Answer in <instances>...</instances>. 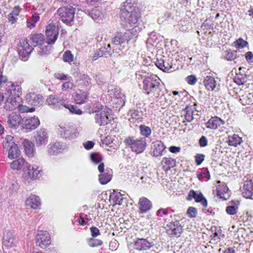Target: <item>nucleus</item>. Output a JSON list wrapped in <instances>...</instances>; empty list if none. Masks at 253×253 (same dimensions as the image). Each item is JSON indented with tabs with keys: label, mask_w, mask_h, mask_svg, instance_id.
Listing matches in <instances>:
<instances>
[{
	"label": "nucleus",
	"mask_w": 253,
	"mask_h": 253,
	"mask_svg": "<svg viewBox=\"0 0 253 253\" xmlns=\"http://www.w3.org/2000/svg\"><path fill=\"white\" fill-rule=\"evenodd\" d=\"M140 17L138 9L132 0H126L123 3L121 8L120 18L125 28H128L136 24Z\"/></svg>",
	"instance_id": "nucleus-1"
},
{
	"label": "nucleus",
	"mask_w": 253,
	"mask_h": 253,
	"mask_svg": "<svg viewBox=\"0 0 253 253\" xmlns=\"http://www.w3.org/2000/svg\"><path fill=\"white\" fill-rule=\"evenodd\" d=\"M143 89L147 94L154 98L160 95L161 89L160 79L157 76L145 77L143 81Z\"/></svg>",
	"instance_id": "nucleus-2"
},
{
	"label": "nucleus",
	"mask_w": 253,
	"mask_h": 253,
	"mask_svg": "<svg viewBox=\"0 0 253 253\" xmlns=\"http://www.w3.org/2000/svg\"><path fill=\"white\" fill-rule=\"evenodd\" d=\"M125 143L132 152L137 154L142 153L147 146L146 140L144 137L135 139L133 137H128L125 139Z\"/></svg>",
	"instance_id": "nucleus-3"
},
{
	"label": "nucleus",
	"mask_w": 253,
	"mask_h": 253,
	"mask_svg": "<svg viewBox=\"0 0 253 253\" xmlns=\"http://www.w3.org/2000/svg\"><path fill=\"white\" fill-rule=\"evenodd\" d=\"M108 110L106 106L101 104H98L95 108L92 109V111L95 113V120L96 124L99 126H105L108 124L109 121Z\"/></svg>",
	"instance_id": "nucleus-4"
},
{
	"label": "nucleus",
	"mask_w": 253,
	"mask_h": 253,
	"mask_svg": "<svg viewBox=\"0 0 253 253\" xmlns=\"http://www.w3.org/2000/svg\"><path fill=\"white\" fill-rule=\"evenodd\" d=\"M57 130L58 134L66 139H74L78 136L76 128L72 125L61 124L59 126Z\"/></svg>",
	"instance_id": "nucleus-5"
},
{
	"label": "nucleus",
	"mask_w": 253,
	"mask_h": 253,
	"mask_svg": "<svg viewBox=\"0 0 253 253\" xmlns=\"http://www.w3.org/2000/svg\"><path fill=\"white\" fill-rule=\"evenodd\" d=\"M57 13L62 21L70 24L74 18L75 8L72 6H62L58 9Z\"/></svg>",
	"instance_id": "nucleus-6"
},
{
	"label": "nucleus",
	"mask_w": 253,
	"mask_h": 253,
	"mask_svg": "<svg viewBox=\"0 0 253 253\" xmlns=\"http://www.w3.org/2000/svg\"><path fill=\"white\" fill-rule=\"evenodd\" d=\"M223 127L224 128V129H222V132H225V133L222 134V136L223 135L224 136L222 139V140L224 141V143H227L230 146H233L234 147H236L238 145L241 144L243 141L241 137L235 134L233 135L229 134L232 133L233 132L232 128H231L227 130H225L226 129L225 126Z\"/></svg>",
	"instance_id": "nucleus-7"
},
{
	"label": "nucleus",
	"mask_w": 253,
	"mask_h": 253,
	"mask_svg": "<svg viewBox=\"0 0 253 253\" xmlns=\"http://www.w3.org/2000/svg\"><path fill=\"white\" fill-rule=\"evenodd\" d=\"M36 243L42 249H45L50 244L49 233L46 231H40L36 238Z\"/></svg>",
	"instance_id": "nucleus-8"
},
{
	"label": "nucleus",
	"mask_w": 253,
	"mask_h": 253,
	"mask_svg": "<svg viewBox=\"0 0 253 253\" xmlns=\"http://www.w3.org/2000/svg\"><path fill=\"white\" fill-rule=\"evenodd\" d=\"M5 95L8 97L17 96L20 97L22 94V88L16 83L8 82L6 84Z\"/></svg>",
	"instance_id": "nucleus-9"
},
{
	"label": "nucleus",
	"mask_w": 253,
	"mask_h": 253,
	"mask_svg": "<svg viewBox=\"0 0 253 253\" xmlns=\"http://www.w3.org/2000/svg\"><path fill=\"white\" fill-rule=\"evenodd\" d=\"M132 38V34L129 31L125 33L117 32L112 38V42L117 45H121L126 42H128Z\"/></svg>",
	"instance_id": "nucleus-10"
},
{
	"label": "nucleus",
	"mask_w": 253,
	"mask_h": 253,
	"mask_svg": "<svg viewBox=\"0 0 253 253\" xmlns=\"http://www.w3.org/2000/svg\"><path fill=\"white\" fill-rule=\"evenodd\" d=\"M169 235L179 237L182 231V228L179 221H175L168 223L165 227Z\"/></svg>",
	"instance_id": "nucleus-11"
},
{
	"label": "nucleus",
	"mask_w": 253,
	"mask_h": 253,
	"mask_svg": "<svg viewBox=\"0 0 253 253\" xmlns=\"http://www.w3.org/2000/svg\"><path fill=\"white\" fill-rule=\"evenodd\" d=\"M26 167L24 173L27 177L31 179H36L39 178L42 175V171L39 167L28 164Z\"/></svg>",
	"instance_id": "nucleus-12"
},
{
	"label": "nucleus",
	"mask_w": 253,
	"mask_h": 253,
	"mask_svg": "<svg viewBox=\"0 0 253 253\" xmlns=\"http://www.w3.org/2000/svg\"><path fill=\"white\" fill-rule=\"evenodd\" d=\"M45 34L47 38L46 42L51 44H53L57 40L58 35L57 28L53 25H48L46 29Z\"/></svg>",
	"instance_id": "nucleus-13"
},
{
	"label": "nucleus",
	"mask_w": 253,
	"mask_h": 253,
	"mask_svg": "<svg viewBox=\"0 0 253 253\" xmlns=\"http://www.w3.org/2000/svg\"><path fill=\"white\" fill-rule=\"evenodd\" d=\"M18 107H21L20 110L23 106H21V98L17 96L8 97L5 103L4 108L6 110L12 111L16 109Z\"/></svg>",
	"instance_id": "nucleus-14"
},
{
	"label": "nucleus",
	"mask_w": 253,
	"mask_h": 253,
	"mask_svg": "<svg viewBox=\"0 0 253 253\" xmlns=\"http://www.w3.org/2000/svg\"><path fill=\"white\" fill-rule=\"evenodd\" d=\"M48 134L44 129H41L37 132L35 136V144L37 146L45 144L48 141Z\"/></svg>",
	"instance_id": "nucleus-15"
},
{
	"label": "nucleus",
	"mask_w": 253,
	"mask_h": 253,
	"mask_svg": "<svg viewBox=\"0 0 253 253\" xmlns=\"http://www.w3.org/2000/svg\"><path fill=\"white\" fill-rule=\"evenodd\" d=\"M241 191L244 197L253 199V181L251 180L245 181Z\"/></svg>",
	"instance_id": "nucleus-16"
},
{
	"label": "nucleus",
	"mask_w": 253,
	"mask_h": 253,
	"mask_svg": "<svg viewBox=\"0 0 253 253\" xmlns=\"http://www.w3.org/2000/svg\"><path fill=\"white\" fill-rule=\"evenodd\" d=\"M192 199H194L195 201L197 203H201L203 207H206L207 206V201L201 192L198 193L193 190H190L189 192L187 199L190 201Z\"/></svg>",
	"instance_id": "nucleus-17"
},
{
	"label": "nucleus",
	"mask_w": 253,
	"mask_h": 253,
	"mask_svg": "<svg viewBox=\"0 0 253 253\" xmlns=\"http://www.w3.org/2000/svg\"><path fill=\"white\" fill-rule=\"evenodd\" d=\"M48 105L53 109H58L62 107H64L65 103L64 100L56 97L54 95H50L46 99Z\"/></svg>",
	"instance_id": "nucleus-18"
},
{
	"label": "nucleus",
	"mask_w": 253,
	"mask_h": 253,
	"mask_svg": "<svg viewBox=\"0 0 253 253\" xmlns=\"http://www.w3.org/2000/svg\"><path fill=\"white\" fill-rule=\"evenodd\" d=\"M20 45L18 48V52L20 56L25 57L28 56L32 51L33 48L31 46L27 39L20 42Z\"/></svg>",
	"instance_id": "nucleus-19"
},
{
	"label": "nucleus",
	"mask_w": 253,
	"mask_h": 253,
	"mask_svg": "<svg viewBox=\"0 0 253 253\" xmlns=\"http://www.w3.org/2000/svg\"><path fill=\"white\" fill-rule=\"evenodd\" d=\"M26 100L29 104L38 106L42 103L43 97L40 94H37L34 92H30L26 95Z\"/></svg>",
	"instance_id": "nucleus-20"
},
{
	"label": "nucleus",
	"mask_w": 253,
	"mask_h": 253,
	"mask_svg": "<svg viewBox=\"0 0 253 253\" xmlns=\"http://www.w3.org/2000/svg\"><path fill=\"white\" fill-rule=\"evenodd\" d=\"M153 156L158 157L163 155L165 151L166 147L163 142L161 140H156L152 144Z\"/></svg>",
	"instance_id": "nucleus-21"
},
{
	"label": "nucleus",
	"mask_w": 253,
	"mask_h": 253,
	"mask_svg": "<svg viewBox=\"0 0 253 253\" xmlns=\"http://www.w3.org/2000/svg\"><path fill=\"white\" fill-rule=\"evenodd\" d=\"M64 150V146L58 142H51L47 146V151L50 155H57Z\"/></svg>",
	"instance_id": "nucleus-22"
},
{
	"label": "nucleus",
	"mask_w": 253,
	"mask_h": 253,
	"mask_svg": "<svg viewBox=\"0 0 253 253\" xmlns=\"http://www.w3.org/2000/svg\"><path fill=\"white\" fill-rule=\"evenodd\" d=\"M152 246V243L144 238H138L134 242V248L139 251L146 250Z\"/></svg>",
	"instance_id": "nucleus-23"
},
{
	"label": "nucleus",
	"mask_w": 253,
	"mask_h": 253,
	"mask_svg": "<svg viewBox=\"0 0 253 253\" xmlns=\"http://www.w3.org/2000/svg\"><path fill=\"white\" fill-rule=\"evenodd\" d=\"M21 117L15 113H12L9 116L7 121L8 126L13 128H17L21 122Z\"/></svg>",
	"instance_id": "nucleus-24"
},
{
	"label": "nucleus",
	"mask_w": 253,
	"mask_h": 253,
	"mask_svg": "<svg viewBox=\"0 0 253 253\" xmlns=\"http://www.w3.org/2000/svg\"><path fill=\"white\" fill-rule=\"evenodd\" d=\"M25 205L28 209H37L41 205L40 199L38 196L31 195L25 201Z\"/></svg>",
	"instance_id": "nucleus-25"
},
{
	"label": "nucleus",
	"mask_w": 253,
	"mask_h": 253,
	"mask_svg": "<svg viewBox=\"0 0 253 253\" xmlns=\"http://www.w3.org/2000/svg\"><path fill=\"white\" fill-rule=\"evenodd\" d=\"M156 65L161 70L164 72H171V69H174L172 65L170 64L168 61L164 58H160L157 59L155 63Z\"/></svg>",
	"instance_id": "nucleus-26"
},
{
	"label": "nucleus",
	"mask_w": 253,
	"mask_h": 253,
	"mask_svg": "<svg viewBox=\"0 0 253 253\" xmlns=\"http://www.w3.org/2000/svg\"><path fill=\"white\" fill-rule=\"evenodd\" d=\"M88 95L87 92L79 89L77 90L74 96V101L77 104H82L87 99Z\"/></svg>",
	"instance_id": "nucleus-27"
},
{
	"label": "nucleus",
	"mask_w": 253,
	"mask_h": 253,
	"mask_svg": "<svg viewBox=\"0 0 253 253\" xmlns=\"http://www.w3.org/2000/svg\"><path fill=\"white\" fill-rule=\"evenodd\" d=\"M139 209L141 213H145L152 208V203L148 199L142 197L139 199L138 202Z\"/></svg>",
	"instance_id": "nucleus-28"
},
{
	"label": "nucleus",
	"mask_w": 253,
	"mask_h": 253,
	"mask_svg": "<svg viewBox=\"0 0 253 253\" xmlns=\"http://www.w3.org/2000/svg\"><path fill=\"white\" fill-rule=\"evenodd\" d=\"M31 43L34 46H42L45 43L44 36L42 34H32L30 37Z\"/></svg>",
	"instance_id": "nucleus-29"
},
{
	"label": "nucleus",
	"mask_w": 253,
	"mask_h": 253,
	"mask_svg": "<svg viewBox=\"0 0 253 253\" xmlns=\"http://www.w3.org/2000/svg\"><path fill=\"white\" fill-rule=\"evenodd\" d=\"M16 239L10 231H8L3 238V244L5 246L11 247L15 245Z\"/></svg>",
	"instance_id": "nucleus-30"
},
{
	"label": "nucleus",
	"mask_w": 253,
	"mask_h": 253,
	"mask_svg": "<svg viewBox=\"0 0 253 253\" xmlns=\"http://www.w3.org/2000/svg\"><path fill=\"white\" fill-rule=\"evenodd\" d=\"M24 125L27 129H34L40 125V121L38 118L31 117L24 121Z\"/></svg>",
	"instance_id": "nucleus-31"
},
{
	"label": "nucleus",
	"mask_w": 253,
	"mask_h": 253,
	"mask_svg": "<svg viewBox=\"0 0 253 253\" xmlns=\"http://www.w3.org/2000/svg\"><path fill=\"white\" fill-rule=\"evenodd\" d=\"M89 15L94 21L101 19L104 17L102 8L99 6L92 8L89 13Z\"/></svg>",
	"instance_id": "nucleus-32"
},
{
	"label": "nucleus",
	"mask_w": 253,
	"mask_h": 253,
	"mask_svg": "<svg viewBox=\"0 0 253 253\" xmlns=\"http://www.w3.org/2000/svg\"><path fill=\"white\" fill-rule=\"evenodd\" d=\"M111 170L106 169L104 172L99 175V180L101 184H106L112 179Z\"/></svg>",
	"instance_id": "nucleus-33"
},
{
	"label": "nucleus",
	"mask_w": 253,
	"mask_h": 253,
	"mask_svg": "<svg viewBox=\"0 0 253 253\" xmlns=\"http://www.w3.org/2000/svg\"><path fill=\"white\" fill-rule=\"evenodd\" d=\"M109 200L113 205H121L123 197L120 192H117L114 190L113 192L110 194Z\"/></svg>",
	"instance_id": "nucleus-34"
},
{
	"label": "nucleus",
	"mask_w": 253,
	"mask_h": 253,
	"mask_svg": "<svg viewBox=\"0 0 253 253\" xmlns=\"http://www.w3.org/2000/svg\"><path fill=\"white\" fill-rule=\"evenodd\" d=\"M221 124V119L217 117L211 118L206 123V126L211 129H216L220 126Z\"/></svg>",
	"instance_id": "nucleus-35"
},
{
	"label": "nucleus",
	"mask_w": 253,
	"mask_h": 253,
	"mask_svg": "<svg viewBox=\"0 0 253 253\" xmlns=\"http://www.w3.org/2000/svg\"><path fill=\"white\" fill-rule=\"evenodd\" d=\"M28 163L22 158H19L13 161L10 164L12 169L19 170L25 166H27Z\"/></svg>",
	"instance_id": "nucleus-36"
},
{
	"label": "nucleus",
	"mask_w": 253,
	"mask_h": 253,
	"mask_svg": "<svg viewBox=\"0 0 253 253\" xmlns=\"http://www.w3.org/2000/svg\"><path fill=\"white\" fill-rule=\"evenodd\" d=\"M204 84L208 90H213L215 87V81L212 77L207 76L204 81Z\"/></svg>",
	"instance_id": "nucleus-37"
},
{
	"label": "nucleus",
	"mask_w": 253,
	"mask_h": 253,
	"mask_svg": "<svg viewBox=\"0 0 253 253\" xmlns=\"http://www.w3.org/2000/svg\"><path fill=\"white\" fill-rule=\"evenodd\" d=\"M50 43H48L47 42H45L44 44H42V46H39L37 47L39 49H38V52L39 54L41 55H46L50 53L51 46L50 45Z\"/></svg>",
	"instance_id": "nucleus-38"
},
{
	"label": "nucleus",
	"mask_w": 253,
	"mask_h": 253,
	"mask_svg": "<svg viewBox=\"0 0 253 253\" xmlns=\"http://www.w3.org/2000/svg\"><path fill=\"white\" fill-rule=\"evenodd\" d=\"M21 154L20 149L18 148L17 145L12 146L8 149V158L11 159H15L18 157Z\"/></svg>",
	"instance_id": "nucleus-39"
},
{
	"label": "nucleus",
	"mask_w": 253,
	"mask_h": 253,
	"mask_svg": "<svg viewBox=\"0 0 253 253\" xmlns=\"http://www.w3.org/2000/svg\"><path fill=\"white\" fill-rule=\"evenodd\" d=\"M243 105H246L248 104H253V92L248 93L243 95L240 99Z\"/></svg>",
	"instance_id": "nucleus-40"
},
{
	"label": "nucleus",
	"mask_w": 253,
	"mask_h": 253,
	"mask_svg": "<svg viewBox=\"0 0 253 253\" xmlns=\"http://www.w3.org/2000/svg\"><path fill=\"white\" fill-rule=\"evenodd\" d=\"M234 82L238 85H242L247 81L246 74L240 73H237L233 78Z\"/></svg>",
	"instance_id": "nucleus-41"
},
{
	"label": "nucleus",
	"mask_w": 253,
	"mask_h": 253,
	"mask_svg": "<svg viewBox=\"0 0 253 253\" xmlns=\"http://www.w3.org/2000/svg\"><path fill=\"white\" fill-rule=\"evenodd\" d=\"M15 145H17L15 143L14 137L11 135H7L3 142V148L5 149H9V148L12 147V146Z\"/></svg>",
	"instance_id": "nucleus-42"
},
{
	"label": "nucleus",
	"mask_w": 253,
	"mask_h": 253,
	"mask_svg": "<svg viewBox=\"0 0 253 253\" xmlns=\"http://www.w3.org/2000/svg\"><path fill=\"white\" fill-rule=\"evenodd\" d=\"M23 145L26 155L29 157H31L34 151L33 144L28 140H25L23 142Z\"/></svg>",
	"instance_id": "nucleus-43"
},
{
	"label": "nucleus",
	"mask_w": 253,
	"mask_h": 253,
	"mask_svg": "<svg viewBox=\"0 0 253 253\" xmlns=\"http://www.w3.org/2000/svg\"><path fill=\"white\" fill-rule=\"evenodd\" d=\"M40 17L37 13L34 14L30 20L27 21V26L28 28H34L36 25V23L39 20Z\"/></svg>",
	"instance_id": "nucleus-44"
},
{
	"label": "nucleus",
	"mask_w": 253,
	"mask_h": 253,
	"mask_svg": "<svg viewBox=\"0 0 253 253\" xmlns=\"http://www.w3.org/2000/svg\"><path fill=\"white\" fill-rule=\"evenodd\" d=\"M162 162L163 164H165L166 166L167 167V169H169L171 168L174 167L175 166L176 164L175 160L170 158H168L165 157L163 158Z\"/></svg>",
	"instance_id": "nucleus-45"
},
{
	"label": "nucleus",
	"mask_w": 253,
	"mask_h": 253,
	"mask_svg": "<svg viewBox=\"0 0 253 253\" xmlns=\"http://www.w3.org/2000/svg\"><path fill=\"white\" fill-rule=\"evenodd\" d=\"M237 52L235 50H226L224 52V58L228 61H233L237 57Z\"/></svg>",
	"instance_id": "nucleus-46"
},
{
	"label": "nucleus",
	"mask_w": 253,
	"mask_h": 253,
	"mask_svg": "<svg viewBox=\"0 0 253 253\" xmlns=\"http://www.w3.org/2000/svg\"><path fill=\"white\" fill-rule=\"evenodd\" d=\"M212 193L214 198H216V201L220 200L221 198V186L218 184L213 187Z\"/></svg>",
	"instance_id": "nucleus-47"
},
{
	"label": "nucleus",
	"mask_w": 253,
	"mask_h": 253,
	"mask_svg": "<svg viewBox=\"0 0 253 253\" xmlns=\"http://www.w3.org/2000/svg\"><path fill=\"white\" fill-rule=\"evenodd\" d=\"M139 129L141 134L145 137H149L151 133V129L150 127L145 125H140Z\"/></svg>",
	"instance_id": "nucleus-48"
},
{
	"label": "nucleus",
	"mask_w": 253,
	"mask_h": 253,
	"mask_svg": "<svg viewBox=\"0 0 253 253\" xmlns=\"http://www.w3.org/2000/svg\"><path fill=\"white\" fill-rule=\"evenodd\" d=\"M105 49L106 47H102L98 49L93 56L94 60H96L98 57L102 56L108 57V53H105Z\"/></svg>",
	"instance_id": "nucleus-49"
},
{
	"label": "nucleus",
	"mask_w": 253,
	"mask_h": 253,
	"mask_svg": "<svg viewBox=\"0 0 253 253\" xmlns=\"http://www.w3.org/2000/svg\"><path fill=\"white\" fill-rule=\"evenodd\" d=\"M88 244L90 247H96L102 244V241L100 240L90 238L87 240Z\"/></svg>",
	"instance_id": "nucleus-50"
},
{
	"label": "nucleus",
	"mask_w": 253,
	"mask_h": 253,
	"mask_svg": "<svg viewBox=\"0 0 253 253\" xmlns=\"http://www.w3.org/2000/svg\"><path fill=\"white\" fill-rule=\"evenodd\" d=\"M64 107L66 108H68L70 111V112L72 113L78 115H81L82 114V111L81 109H79L78 107H77L76 106L66 104L65 103Z\"/></svg>",
	"instance_id": "nucleus-51"
},
{
	"label": "nucleus",
	"mask_w": 253,
	"mask_h": 253,
	"mask_svg": "<svg viewBox=\"0 0 253 253\" xmlns=\"http://www.w3.org/2000/svg\"><path fill=\"white\" fill-rule=\"evenodd\" d=\"M235 46L237 48H242L248 45V42L242 38L237 39L234 42Z\"/></svg>",
	"instance_id": "nucleus-52"
},
{
	"label": "nucleus",
	"mask_w": 253,
	"mask_h": 253,
	"mask_svg": "<svg viewBox=\"0 0 253 253\" xmlns=\"http://www.w3.org/2000/svg\"><path fill=\"white\" fill-rule=\"evenodd\" d=\"M231 195V192L226 185L222 184V200H228Z\"/></svg>",
	"instance_id": "nucleus-53"
},
{
	"label": "nucleus",
	"mask_w": 253,
	"mask_h": 253,
	"mask_svg": "<svg viewBox=\"0 0 253 253\" xmlns=\"http://www.w3.org/2000/svg\"><path fill=\"white\" fill-rule=\"evenodd\" d=\"M91 161L95 163L99 164L102 161V157L98 153H93L90 155Z\"/></svg>",
	"instance_id": "nucleus-54"
},
{
	"label": "nucleus",
	"mask_w": 253,
	"mask_h": 253,
	"mask_svg": "<svg viewBox=\"0 0 253 253\" xmlns=\"http://www.w3.org/2000/svg\"><path fill=\"white\" fill-rule=\"evenodd\" d=\"M186 112L185 115V119L188 122H191L193 120V111L189 110L188 107L185 109Z\"/></svg>",
	"instance_id": "nucleus-55"
},
{
	"label": "nucleus",
	"mask_w": 253,
	"mask_h": 253,
	"mask_svg": "<svg viewBox=\"0 0 253 253\" xmlns=\"http://www.w3.org/2000/svg\"><path fill=\"white\" fill-rule=\"evenodd\" d=\"M73 55L70 50H67L65 52L63 55V60L67 62H70L73 61Z\"/></svg>",
	"instance_id": "nucleus-56"
},
{
	"label": "nucleus",
	"mask_w": 253,
	"mask_h": 253,
	"mask_svg": "<svg viewBox=\"0 0 253 253\" xmlns=\"http://www.w3.org/2000/svg\"><path fill=\"white\" fill-rule=\"evenodd\" d=\"M177 5L178 1L177 0H169L165 4L166 7L169 9L174 8Z\"/></svg>",
	"instance_id": "nucleus-57"
},
{
	"label": "nucleus",
	"mask_w": 253,
	"mask_h": 253,
	"mask_svg": "<svg viewBox=\"0 0 253 253\" xmlns=\"http://www.w3.org/2000/svg\"><path fill=\"white\" fill-rule=\"evenodd\" d=\"M185 80L187 83L190 85H194L197 81L196 77L193 75L187 76Z\"/></svg>",
	"instance_id": "nucleus-58"
},
{
	"label": "nucleus",
	"mask_w": 253,
	"mask_h": 253,
	"mask_svg": "<svg viewBox=\"0 0 253 253\" xmlns=\"http://www.w3.org/2000/svg\"><path fill=\"white\" fill-rule=\"evenodd\" d=\"M205 156L202 154H197L195 156V161L197 165H200L204 161Z\"/></svg>",
	"instance_id": "nucleus-59"
},
{
	"label": "nucleus",
	"mask_w": 253,
	"mask_h": 253,
	"mask_svg": "<svg viewBox=\"0 0 253 253\" xmlns=\"http://www.w3.org/2000/svg\"><path fill=\"white\" fill-rule=\"evenodd\" d=\"M74 84L71 82H66L64 83L62 85V89L63 91L71 89L74 87Z\"/></svg>",
	"instance_id": "nucleus-60"
},
{
	"label": "nucleus",
	"mask_w": 253,
	"mask_h": 253,
	"mask_svg": "<svg viewBox=\"0 0 253 253\" xmlns=\"http://www.w3.org/2000/svg\"><path fill=\"white\" fill-rule=\"evenodd\" d=\"M197 212V209L194 207L189 208L187 211V213L190 217H195Z\"/></svg>",
	"instance_id": "nucleus-61"
},
{
	"label": "nucleus",
	"mask_w": 253,
	"mask_h": 253,
	"mask_svg": "<svg viewBox=\"0 0 253 253\" xmlns=\"http://www.w3.org/2000/svg\"><path fill=\"white\" fill-rule=\"evenodd\" d=\"M245 57L248 63L251 64L253 63V53L252 52H247L245 54Z\"/></svg>",
	"instance_id": "nucleus-62"
},
{
	"label": "nucleus",
	"mask_w": 253,
	"mask_h": 253,
	"mask_svg": "<svg viewBox=\"0 0 253 253\" xmlns=\"http://www.w3.org/2000/svg\"><path fill=\"white\" fill-rule=\"evenodd\" d=\"M8 78L7 76L3 75L2 72L0 70V87H2L4 84H7Z\"/></svg>",
	"instance_id": "nucleus-63"
},
{
	"label": "nucleus",
	"mask_w": 253,
	"mask_h": 253,
	"mask_svg": "<svg viewBox=\"0 0 253 253\" xmlns=\"http://www.w3.org/2000/svg\"><path fill=\"white\" fill-rule=\"evenodd\" d=\"M226 211L227 213L230 215H234L236 213L237 211L234 206H229L226 207Z\"/></svg>",
	"instance_id": "nucleus-64"
}]
</instances>
